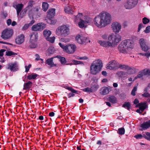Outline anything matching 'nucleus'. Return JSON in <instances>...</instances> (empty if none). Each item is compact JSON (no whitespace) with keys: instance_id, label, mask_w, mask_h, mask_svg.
I'll return each instance as SVG.
<instances>
[{"instance_id":"f257e3e1","label":"nucleus","mask_w":150,"mask_h":150,"mask_svg":"<svg viewBox=\"0 0 150 150\" xmlns=\"http://www.w3.org/2000/svg\"><path fill=\"white\" fill-rule=\"evenodd\" d=\"M111 21L110 13L107 11H103L95 17L93 22L96 27L101 28L110 24Z\"/></svg>"},{"instance_id":"f03ea898","label":"nucleus","mask_w":150,"mask_h":150,"mask_svg":"<svg viewBox=\"0 0 150 150\" xmlns=\"http://www.w3.org/2000/svg\"><path fill=\"white\" fill-rule=\"evenodd\" d=\"M122 37L119 34L112 33L108 36V40H98V43L103 47L108 48L113 47L116 46L121 40Z\"/></svg>"},{"instance_id":"7ed1b4c3","label":"nucleus","mask_w":150,"mask_h":150,"mask_svg":"<svg viewBox=\"0 0 150 150\" xmlns=\"http://www.w3.org/2000/svg\"><path fill=\"white\" fill-rule=\"evenodd\" d=\"M134 46L133 41L130 39L122 41L119 45L118 50L122 53H128L130 52Z\"/></svg>"},{"instance_id":"20e7f679","label":"nucleus","mask_w":150,"mask_h":150,"mask_svg":"<svg viewBox=\"0 0 150 150\" xmlns=\"http://www.w3.org/2000/svg\"><path fill=\"white\" fill-rule=\"evenodd\" d=\"M103 67V63L100 59H97L93 61L90 66V73L95 75L100 71Z\"/></svg>"},{"instance_id":"39448f33","label":"nucleus","mask_w":150,"mask_h":150,"mask_svg":"<svg viewBox=\"0 0 150 150\" xmlns=\"http://www.w3.org/2000/svg\"><path fill=\"white\" fill-rule=\"evenodd\" d=\"M69 33V28L68 25H63L59 26L56 29L55 33L59 36H65Z\"/></svg>"},{"instance_id":"423d86ee","label":"nucleus","mask_w":150,"mask_h":150,"mask_svg":"<svg viewBox=\"0 0 150 150\" xmlns=\"http://www.w3.org/2000/svg\"><path fill=\"white\" fill-rule=\"evenodd\" d=\"M59 45L64 52L68 54H73L76 49V45L74 44H69L66 45H64L61 43H59Z\"/></svg>"},{"instance_id":"0eeeda50","label":"nucleus","mask_w":150,"mask_h":150,"mask_svg":"<svg viewBox=\"0 0 150 150\" xmlns=\"http://www.w3.org/2000/svg\"><path fill=\"white\" fill-rule=\"evenodd\" d=\"M38 36L36 32H33L30 35V46L31 48H35L37 45V41Z\"/></svg>"},{"instance_id":"6e6552de","label":"nucleus","mask_w":150,"mask_h":150,"mask_svg":"<svg viewBox=\"0 0 150 150\" xmlns=\"http://www.w3.org/2000/svg\"><path fill=\"white\" fill-rule=\"evenodd\" d=\"M138 0H127L124 3L125 8L127 9H131L134 8L137 5Z\"/></svg>"},{"instance_id":"1a4fd4ad","label":"nucleus","mask_w":150,"mask_h":150,"mask_svg":"<svg viewBox=\"0 0 150 150\" xmlns=\"http://www.w3.org/2000/svg\"><path fill=\"white\" fill-rule=\"evenodd\" d=\"M76 40L77 42L80 44L90 42V40L88 38L82 34H78L77 35L76 37Z\"/></svg>"},{"instance_id":"9d476101","label":"nucleus","mask_w":150,"mask_h":150,"mask_svg":"<svg viewBox=\"0 0 150 150\" xmlns=\"http://www.w3.org/2000/svg\"><path fill=\"white\" fill-rule=\"evenodd\" d=\"M13 34L12 29H7L4 30L1 35V37L4 39H8L12 36Z\"/></svg>"},{"instance_id":"9b49d317","label":"nucleus","mask_w":150,"mask_h":150,"mask_svg":"<svg viewBox=\"0 0 150 150\" xmlns=\"http://www.w3.org/2000/svg\"><path fill=\"white\" fill-rule=\"evenodd\" d=\"M111 28L112 31L115 33H118L122 28L121 24L118 22L113 23L111 25Z\"/></svg>"},{"instance_id":"f8f14e48","label":"nucleus","mask_w":150,"mask_h":150,"mask_svg":"<svg viewBox=\"0 0 150 150\" xmlns=\"http://www.w3.org/2000/svg\"><path fill=\"white\" fill-rule=\"evenodd\" d=\"M6 69H10L11 71L15 72L18 69V66L16 62L8 63L6 66Z\"/></svg>"},{"instance_id":"ddd939ff","label":"nucleus","mask_w":150,"mask_h":150,"mask_svg":"<svg viewBox=\"0 0 150 150\" xmlns=\"http://www.w3.org/2000/svg\"><path fill=\"white\" fill-rule=\"evenodd\" d=\"M46 27V25L42 23H39L34 25L32 28V30L35 31L42 30Z\"/></svg>"},{"instance_id":"4468645a","label":"nucleus","mask_w":150,"mask_h":150,"mask_svg":"<svg viewBox=\"0 0 150 150\" xmlns=\"http://www.w3.org/2000/svg\"><path fill=\"white\" fill-rule=\"evenodd\" d=\"M118 63L116 61L112 60L109 62L106 65V68L108 69L113 70L117 69Z\"/></svg>"},{"instance_id":"2eb2a0df","label":"nucleus","mask_w":150,"mask_h":150,"mask_svg":"<svg viewBox=\"0 0 150 150\" xmlns=\"http://www.w3.org/2000/svg\"><path fill=\"white\" fill-rule=\"evenodd\" d=\"M139 42L143 51L146 52L150 49V47L146 44V42L144 39H140Z\"/></svg>"},{"instance_id":"dca6fc26","label":"nucleus","mask_w":150,"mask_h":150,"mask_svg":"<svg viewBox=\"0 0 150 150\" xmlns=\"http://www.w3.org/2000/svg\"><path fill=\"white\" fill-rule=\"evenodd\" d=\"M74 8L72 5H68L64 7V10L66 13L73 15L74 12Z\"/></svg>"},{"instance_id":"f3484780","label":"nucleus","mask_w":150,"mask_h":150,"mask_svg":"<svg viewBox=\"0 0 150 150\" xmlns=\"http://www.w3.org/2000/svg\"><path fill=\"white\" fill-rule=\"evenodd\" d=\"M24 41V36L21 34L17 36L16 39V42L17 44L20 45L22 44Z\"/></svg>"},{"instance_id":"a211bd4d","label":"nucleus","mask_w":150,"mask_h":150,"mask_svg":"<svg viewBox=\"0 0 150 150\" xmlns=\"http://www.w3.org/2000/svg\"><path fill=\"white\" fill-rule=\"evenodd\" d=\"M112 88V87H103L101 89L100 93L102 95H106L108 94L109 92L111 90Z\"/></svg>"},{"instance_id":"6ab92c4d","label":"nucleus","mask_w":150,"mask_h":150,"mask_svg":"<svg viewBox=\"0 0 150 150\" xmlns=\"http://www.w3.org/2000/svg\"><path fill=\"white\" fill-rule=\"evenodd\" d=\"M140 127L142 128V130H145L150 127V120L144 122L141 125Z\"/></svg>"},{"instance_id":"aec40b11","label":"nucleus","mask_w":150,"mask_h":150,"mask_svg":"<svg viewBox=\"0 0 150 150\" xmlns=\"http://www.w3.org/2000/svg\"><path fill=\"white\" fill-rule=\"evenodd\" d=\"M83 14L82 13H79L76 16H73V19L74 22L77 23L79 21H81L83 18Z\"/></svg>"},{"instance_id":"412c9836","label":"nucleus","mask_w":150,"mask_h":150,"mask_svg":"<svg viewBox=\"0 0 150 150\" xmlns=\"http://www.w3.org/2000/svg\"><path fill=\"white\" fill-rule=\"evenodd\" d=\"M55 9L51 8L47 12V17L48 18L54 17L55 14Z\"/></svg>"},{"instance_id":"4be33fe9","label":"nucleus","mask_w":150,"mask_h":150,"mask_svg":"<svg viewBox=\"0 0 150 150\" xmlns=\"http://www.w3.org/2000/svg\"><path fill=\"white\" fill-rule=\"evenodd\" d=\"M66 88L71 92V93L68 94V96L69 98L74 96V93H76V91L72 88L71 87L66 86Z\"/></svg>"},{"instance_id":"5701e85b","label":"nucleus","mask_w":150,"mask_h":150,"mask_svg":"<svg viewBox=\"0 0 150 150\" xmlns=\"http://www.w3.org/2000/svg\"><path fill=\"white\" fill-rule=\"evenodd\" d=\"M47 22L50 25H54L57 22V20L54 18V17L52 18H48L46 19Z\"/></svg>"},{"instance_id":"b1692460","label":"nucleus","mask_w":150,"mask_h":150,"mask_svg":"<svg viewBox=\"0 0 150 150\" xmlns=\"http://www.w3.org/2000/svg\"><path fill=\"white\" fill-rule=\"evenodd\" d=\"M54 58L53 57L47 59L45 63L51 67L56 66V64L53 62V59Z\"/></svg>"},{"instance_id":"393cba45","label":"nucleus","mask_w":150,"mask_h":150,"mask_svg":"<svg viewBox=\"0 0 150 150\" xmlns=\"http://www.w3.org/2000/svg\"><path fill=\"white\" fill-rule=\"evenodd\" d=\"M23 5L22 4H18L16 5V8L17 11V13L18 16L23 8Z\"/></svg>"},{"instance_id":"a878e982","label":"nucleus","mask_w":150,"mask_h":150,"mask_svg":"<svg viewBox=\"0 0 150 150\" xmlns=\"http://www.w3.org/2000/svg\"><path fill=\"white\" fill-rule=\"evenodd\" d=\"M83 20L84 23L86 24H90L92 22V19L87 16H84Z\"/></svg>"},{"instance_id":"bb28decb","label":"nucleus","mask_w":150,"mask_h":150,"mask_svg":"<svg viewBox=\"0 0 150 150\" xmlns=\"http://www.w3.org/2000/svg\"><path fill=\"white\" fill-rule=\"evenodd\" d=\"M43 34L46 39L51 34V32L48 29H45L43 31Z\"/></svg>"},{"instance_id":"cd10ccee","label":"nucleus","mask_w":150,"mask_h":150,"mask_svg":"<svg viewBox=\"0 0 150 150\" xmlns=\"http://www.w3.org/2000/svg\"><path fill=\"white\" fill-rule=\"evenodd\" d=\"M38 76V75L36 74L32 73V74H28L27 77V78L29 80L35 79L37 78Z\"/></svg>"},{"instance_id":"c85d7f7f","label":"nucleus","mask_w":150,"mask_h":150,"mask_svg":"<svg viewBox=\"0 0 150 150\" xmlns=\"http://www.w3.org/2000/svg\"><path fill=\"white\" fill-rule=\"evenodd\" d=\"M32 85V83L30 81L26 83H25L24 85V89H29L31 88Z\"/></svg>"},{"instance_id":"c756f323","label":"nucleus","mask_w":150,"mask_h":150,"mask_svg":"<svg viewBox=\"0 0 150 150\" xmlns=\"http://www.w3.org/2000/svg\"><path fill=\"white\" fill-rule=\"evenodd\" d=\"M125 70L128 75L134 73L133 70L132 69V68L129 66Z\"/></svg>"},{"instance_id":"7c9ffc66","label":"nucleus","mask_w":150,"mask_h":150,"mask_svg":"<svg viewBox=\"0 0 150 150\" xmlns=\"http://www.w3.org/2000/svg\"><path fill=\"white\" fill-rule=\"evenodd\" d=\"M128 66L127 65L122 64L118 63L117 69L120 68L121 69L125 70Z\"/></svg>"},{"instance_id":"2f4dec72","label":"nucleus","mask_w":150,"mask_h":150,"mask_svg":"<svg viewBox=\"0 0 150 150\" xmlns=\"http://www.w3.org/2000/svg\"><path fill=\"white\" fill-rule=\"evenodd\" d=\"M139 105V109L141 110L140 113H142V112L145 109L146 105L145 104L142 103H140Z\"/></svg>"},{"instance_id":"473e14b6","label":"nucleus","mask_w":150,"mask_h":150,"mask_svg":"<svg viewBox=\"0 0 150 150\" xmlns=\"http://www.w3.org/2000/svg\"><path fill=\"white\" fill-rule=\"evenodd\" d=\"M142 71L144 76L145 75L150 76V70L147 69H145Z\"/></svg>"},{"instance_id":"72a5a7b5","label":"nucleus","mask_w":150,"mask_h":150,"mask_svg":"<svg viewBox=\"0 0 150 150\" xmlns=\"http://www.w3.org/2000/svg\"><path fill=\"white\" fill-rule=\"evenodd\" d=\"M144 137L145 139L150 140V132H146L143 134Z\"/></svg>"},{"instance_id":"f704fd0d","label":"nucleus","mask_w":150,"mask_h":150,"mask_svg":"<svg viewBox=\"0 0 150 150\" xmlns=\"http://www.w3.org/2000/svg\"><path fill=\"white\" fill-rule=\"evenodd\" d=\"M84 21L83 20H81L78 23L79 26L81 28H83L85 27V24H86L84 23Z\"/></svg>"},{"instance_id":"c9c22d12","label":"nucleus","mask_w":150,"mask_h":150,"mask_svg":"<svg viewBox=\"0 0 150 150\" xmlns=\"http://www.w3.org/2000/svg\"><path fill=\"white\" fill-rule=\"evenodd\" d=\"M117 132L120 135H123L125 133V129L123 127L119 128Z\"/></svg>"},{"instance_id":"e433bc0d","label":"nucleus","mask_w":150,"mask_h":150,"mask_svg":"<svg viewBox=\"0 0 150 150\" xmlns=\"http://www.w3.org/2000/svg\"><path fill=\"white\" fill-rule=\"evenodd\" d=\"M42 7L43 11H46L48 8V4L47 3L43 2L42 4Z\"/></svg>"},{"instance_id":"4c0bfd02","label":"nucleus","mask_w":150,"mask_h":150,"mask_svg":"<svg viewBox=\"0 0 150 150\" xmlns=\"http://www.w3.org/2000/svg\"><path fill=\"white\" fill-rule=\"evenodd\" d=\"M6 55L7 56H11L13 55H17V54L11 51H7L6 52Z\"/></svg>"},{"instance_id":"58836bf2","label":"nucleus","mask_w":150,"mask_h":150,"mask_svg":"<svg viewBox=\"0 0 150 150\" xmlns=\"http://www.w3.org/2000/svg\"><path fill=\"white\" fill-rule=\"evenodd\" d=\"M108 100L112 103H115L116 102V98L113 96H111L108 98Z\"/></svg>"},{"instance_id":"ea45409f","label":"nucleus","mask_w":150,"mask_h":150,"mask_svg":"<svg viewBox=\"0 0 150 150\" xmlns=\"http://www.w3.org/2000/svg\"><path fill=\"white\" fill-rule=\"evenodd\" d=\"M59 60L61 64L63 65H64L67 62V61L65 58L62 57H60L59 58Z\"/></svg>"},{"instance_id":"a19ab883","label":"nucleus","mask_w":150,"mask_h":150,"mask_svg":"<svg viewBox=\"0 0 150 150\" xmlns=\"http://www.w3.org/2000/svg\"><path fill=\"white\" fill-rule=\"evenodd\" d=\"M98 88L99 86L97 84H94L93 85L91 88L92 92L96 91Z\"/></svg>"},{"instance_id":"79ce46f5","label":"nucleus","mask_w":150,"mask_h":150,"mask_svg":"<svg viewBox=\"0 0 150 150\" xmlns=\"http://www.w3.org/2000/svg\"><path fill=\"white\" fill-rule=\"evenodd\" d=\"M55 38L54 36H53L51 37H48L46 39L48 41L50 42L51 43H53L54 42Z\"/></svg>"},{"instance_id":"37998d69","label":"nucleus","mask_w":150,"mask_h":150,"mask_svg":"<svg viewBox=\"0 0 150 150\" xmlns=\"http://www.w3.org/2000/svg\"><path fill=\"white\" fill-rule=\"evenodd\" d=\"M130 106V103L129 102H126L122 105V107L125 108L129 110Z\"/></svg>"},{"instance_id":"c03bdc74","label":"nucleus","mask_w":150,"mask_h":150,"mask_svg":"<svg viewBox=\"0 0 150 150\" xmlns=\"http://www.w3.org/2000/svg\"><path fill=\"white\" fill-rule=\"evenodd\" d=\"M143 134L144 133H142V134H137L134 136V137L137 139H142L143 137H144Z\"/></svg>"},{"instance_id":"a18cd8bd","label":"nucleus","mask_w":150,"mask_h":150,"mask_svg":"<svg viewBox=\"0 0 150 150\" xmlns=\"http://www.w3.org/2000/svg\"><path fill=\"white\" fill-rule=\"evenodd\" d=\"M73 64L74 65H77L81 64H83L82 62L80 61H77L75 60H73L72 61Z\"/></svg>"},{"instance_id":"49530a36","label":"nucleus","mask_w":150,"mask_h":150,"mask_svg":"<svg viewBox=\"0 0 150 150\" xmlns=\"http://www.w3.org/2000/svg\"><path fill=\"white\" fill-rule=\"evenodd\" d=\"M144 75L142 73V71L139 72V74L136 76L134 78V80L138 78H141L143 77Z\"/></svg>"},{"instance_id":"de8ad7c7","label":"nucleus","mask_w":150,"mask_h":150,"mask_svg":"<svg viewBox=\"0 0 150 150\" xmlns=\"http://www.w3.org/2000/svg\"><path fill=\"white\" fill-rule=\"evenodd\" d=\"M149 20L146 17L143 18L142 19L143 23L144 24L148 23L149 22Z\"/></svg>"},{"instance_id":"09e8293b","label":"nucleus","mask_w":150,"mask_h":150,"mask_svg":"<svg viewBox=\"0 0 150 150\" xmlns=\"http://www.w3.org/2000/svg\"><path fill=\"white\" fill-rule=\"evenodd\" d=\"M83 91L88 93L92 92V90L91 88H87L83 89Z\"/></svg>"},{"instance_id":"8fccbe9b","label":"nucleus","mask_w":150,"mask_h":150,"mask_svg":"<svg viewBox=\"0 0 150 150\" xmlns=\"http://www.w3.org/2000/svg\"><path fill=\"white\" fill-rule=\"evenodd\" d=\"M76 59L79 60H86L88 59V58L86 56H84L82 57H77Z\"/></svg>"},{"instance_id":"3c124183","label":"nucleus","mask_w":150,"mask_h":150,"mask_svg":"<svg viewBox=\"0 0 150 150\" xmlns=\"http://www.w3.org/2000/svg\"><path fill=\"white\" fill-rule=\"evenodd\" d=\"M137 90V87L136 86H135L134 87L133 89H132V92H131V94L133 96H134L135 95V92Z\"/></svg>"},{"instance_id":"603ef678","label":"nucleus","mask_w":150,"mask_h":150,"mask_svg":"<svg viewBox=\"0 0 150 150\" xmlns=\"http://www.w3.org/2000/svg\"><path fill=\"white\" fill-rule=\"evenodd\" d=\"M35 56L36 57V58L35 59V60H36L38 61V60H41L42 61V63L43 62V60L42 59L40 58V57L38 54H36L35 55Z\"/></svg>"},{"instance_id":"864d4df0","label":"nucleus","mask_w":150,"mask_h":150,"mask_svg":"<svg viewBox=\"0 0 150 150\" xmlns=\"http://www.w3.org/2000/svg\"><path fill=\"white\" fill-rule=\"evenodd\" d=\"M144 32L146 33H149L150 32V26H149L147 27L145 30L144 31Z\"/></svg>"},{"instance_id":"5fc2aeb1","label":"nucleus","mask_w":150,"mask_h":150,"mask_svg":"<svg viewBox=\"0 0 150 150\" xmlns=\"http://www.w3.org/2000/svg\"><path fill=\"white\" fill-rule=\"evenodd\" d=\"M122 71H119L116 73V75L118 77H122Z\"/></svg>"},{"instance_id":"6e6d98bb","label":"nucleus","mask_w":150,"mask_h":150,"mask_svg":"<svg viewBox=\"0 0 150 150\" xmlns=\"http://www.w3.org/2000/svg\"><path fill=\"white\" fill-rule=\"evenodd\" d=\"M31 65L30 64H29V65H28V66H25V72H28L29 71L30 68L31 67Z\"/></svg>"},{"instance_id":"4d7b16f0","label":"nucleus","mask_w":150,"mask_h":150,"mask_svg":"<svg viewBox=\"0 0 150 150\" xmlns=\"http://www.w3.org/2000/svg\"><path fill=\"white\" fill-rule=\"evenodd\" d=\"M144 27V25L142 23L138 25L137 30L138 32H139L141 28Z\"/></svg>"},{"instance_id":"13d9d810","label":"nucleus","mask_w":150,"mask_h":150,"mask_svg":"<svg viewBox=\"0 0 150 150\" xmlns=\"http://www.w3.org/2000/svg\"><path fill=\"white\" fill-rule=\"evenodd\" d=\"M33 3V1H30L28 3V7L27 8H26V9H25L24 10H26V11L32 5Z\"/></svg>"},{"instance_id":"bf43d9fd","label":"nucleus","mask_w":150,"mask_h":150,"mask_svg":"<svg viewBox=\"0 0 150 150\" xmlns=\"http://www.w3.org/2000/svg\"><path fill=\"white\" fill-rule=\"evenodd\" d=\"M61 41L64 42H67L69 41V38H63L61 39Z\"/></svg>"},{"instance_id":"052dcab7","label":"nucleus","mask_w":150,"mask_h":150,"mask_svg":"<svg viewBox=\"0 0 150 150\" xmlns=\"http://www.w3.org/2000/svg\"><path fill=\"white\" fill-rule=\"evenodd\" d=\"M36 10L37 11H38V9H35V8L32 9L30 11H29V14L30 15H31L32 13L34 12L35 10Z\"/></svg>"},{"instance_id":"680f3d73","label":"nucleus","mask_w":150,"mask_h":150,"mask_svg":"<svg viewBox=\"0 0 150 150\" xmlns=\"http://www.w3.org/2000/svg\"><path fill=\"white\" fill-rule=\"evenodd\" d=\"M30 26V24H25L23 28V30H27L29 27Z\"/></svg>"},{"instance_id":"e2e57ef3","label":"nucleus","mask_w":150,"mask_h":150,"mask_svg":"<svg viewBox=\"0 0 150 150\" xmlns=\"http://www.w3.org/2000/svg\"><path fill=\"white\" fill-rule=\"evenodd\" d=\"M143 96L146 97H149L150 96V95L148 93H145L142 95Z\"/></svg>"},{"instance_id":"0e129e2a","label":"nucleus","mask_w":150,"mask_h":150,"mask_svg":"<svg viewBox=\"0 0 150 150\" xmlns=\"http://www.w3.org/2000/svg\"><path fill=\"white\" fill-rule=\"evenodd\" d=\"M6 51L5 50L3 49L0 50V57L1 58L3 55L4 52Z\"/></svg>"},{"instance_id":"69168bd1","label":"nucleus","mask_w":150,"mask_h":150,"mask_svg":"<svg viewBox=\"0 0 150 150\" xmlns=\"http://www.w3.org/2000/svg\"><path fill=\"white\" fill-rule=\"evenodd\" d=\"M101 37L104 40L106 39L107 38H108L107 35L106 34H104L103 35L101 36Z\"/></svg>"},{"instance_id":"338daca9","label":"nucleus","mask_w":150,"mask_h":150,"mask_svg":"<svg viewBox=\"0 0 150 150\" xmlns=\"http://www.w3.org/2000/svg\"><path fill=\"white\" fill-rule=\"evenodd\" d=\"M6 22L7 25H9L11 23V19H9Z\"/></svg>"},{"instance_id":"774afa93","label":"nucleus","mask_w":150,"mask_h":150,"mask_svg":"<svg viewBox=\"0 0 150 150\" xmlns=\"http://www.w3.org/2000/svg\"><path fill=\"white\" fill-rule=\"evenodd\" d=\"M122 72L123 73L122 74V77H126L128 76V75H127V73H126V71H123Z\"/></svg>"}]
</instances>
